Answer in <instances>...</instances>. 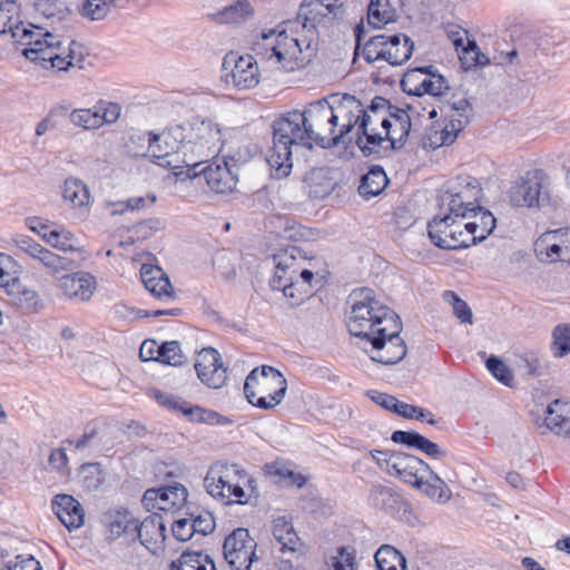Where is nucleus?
I'll use <instances>...</instances> for the list:
<instances>
[{"label": "nucleus", "mask_w": 570, "mask_h": 570, "mask_svg": "<svg viewBox=\"0 0 570 570\" xmlns=\"http://www.w3.org/2000/svg\"><path fill=\"white\" fill-rule=\"evenodd\" d=\"M195 370L198 379L210 389H220L227 380V370L222 356L213 347L203 348L196 360Z\"/></svg>", "instance_id": "nucleus-19"}, {"label": "nucleus", "mask_w": 570, "mask_h": 570, "mask_svg": "<svg viewBox=\"0 0 570 570\" xmlns=\"http://www.w3.org/2000/svg\"><path fill=\"white\" fill-rule=\"evenodd\" d=\"M51 505L58 519L69 531L83 525V508L72 495L57 494L53 497Z\"/></svg>", "instance_id": "nucleus-26"}, {"label": "nucleus", "mask_w": 570, "mask_h": 570, "mask_svg": "<svg viewBox=\"0 0 570 570\" xmlns=\"http://www.w3.org/2000/svg\"><path fill=\"white\" fill-rule=\"evenodd\" d=\"M13 243L19 250L38 262L53 277H60L77 268L72 258L51 252L29 236L18 235Z\"/></svg>", "instance_id": "nucleus-13"}, {"label": "nucleus", "mask_w": 570, "mask_h": 570, "mask_svg": "<svg viewBox=\"0 0 570 570\" xmlns=\"http://www.w3.org/2000/svg\"><path fill=\"white\" fill-rule=\"evenodd\" d=\"M433 66L421 67L411 69L404 73L403 79L401 80V86L403 90L410 95L420 96L421 90V81L422 78L426 75L428 70H432Z\"/></svg>", "instance_id": "nucleus-51"}, {"label": "nucleus", "mask_w": 570, "mask_h": 570, "mask_svg": "<svg viewBox=\"0 0 570 570\" xmlns=\"http://www.w3.org/2000/svg\"><path fill=\"white\" fill-rule=\"evenodd\" d=\"M371 456L381 470L412 487H422V473L430 471L426 462L400 451L373 450Z\"/></svg>", "instance_id": "nucleus-11"}, {"label": "nucleus", "mask_w": 570, "mask_h": 570, "mask_svg": "<svg viewBox=\"0 0 570 570\" xmlns=\"http://www.w3.org/2000/svg\"><path fill=\"white\" fill-rule=\"evenodd\" d=\"M287 391V381L283 374L269 365L255 367L246 376L244 393L247 401L263 410L281 404Z\"/></svg>", "instance_id": "nucleus-7"}, {"label": "nucleus", "mask_w": 570, "mask_h": 570, "mask_svg": "<svg viewBox=\"0 0 570 570\" xmlns=\"http://www.w3.org/2000/svg\"><path fill=\"white\" fill-rule=\"evenodd\" d=\"M375 570H406L405 557L394 547L384 544L374 556Z\"/></svg>", "instance_id": "nucleus-40"}, {"label": "nucleus", "mask_w": 570, "mask_h": 570, "mask_svg": "<svg viewBox=\"0 0 570 570\" xmlns=\"http://www.w3.org/2000/svg\"><path fill=\"white\" fill-rule=\"evenodd\" d=\"M390 110L391 102L381 96H376L366 109L363 107L356 145L364 156L380 154L384 141L380 129L385 131V128L391 126L387 121Z\"/></svg>", "instance_id": "nucleus-9"}, {"label": "nucleus", "mask_w": 570, "mask_h": 570, "mask_svg": "<svg viewBox=\"0 0 570 570\" xmlns=\"http://www.w3.org/2000/svg\"><path fill=\"white\" fill-rule=\"evenodd\" d=\"M13 261L10 256L0 254V285H7L12 276Z\"/></svg>", "instance_id": "nucleus-63"}, {"label": "nucleus", "mask_w": 570, "mask_h": 570, "mask_svg": "<svg viewBox=\"0 0 570 570\" xmlns=\"http://www.w3.org/2000/svg\"><path fill=\"white\" fill-rule=\"evenodd\" d=\"M510 203L515 207L541 206L547 198L540 170L528 171L509 190Z\"/></svg>", "instance_id": "nucleus-18"}, {"label": "nucleus", "mask_w": 570, "mask_h": 570, "mask_svg": "<svg viewBox=\"0 0 570 570\" xmlns=\"http://www.w3.org/2000/svg\"><path fill=\"white\" fill-rule=\"evenodd\" d=\"M272 534L274 540L279 544L282 552L295 553L299 551L302 541L292 521L286 517H278L273 520Z\"/></svg>", "instance_id": "nucleus-33"}, {"label": "nucleus", "mask_w": 570, "mask_h": 570, "mask_svg": "<svg viewBox=\"0 0 570 570\" xmlns=\"http://www.w3.org/2000/svg\"><path fill=\"white\" fill-rule=\"evenodd\" d=\"M229 63H233V68L229 73L224 76L227 85L232 83L238 90H249L259 83L261 73L257 61L253 56L246 55L236 57L235 55H228L224 59V69L227 70Z\"/></svg>", "instance_id": "nucleus-17"}, {"label": "nucleus", "mask_w": 570, "mask_h": 570, "mask_svg": "<svg viewBox=\"0 0 570 570\" xmlns=\"http://www.w3.org/2000/svg\"><path fill=\"white\" fill-rule=\"evenodd\" d=\"M366 395L374 403L379 404L380 406H382L383 409H385L390 412H393V409L396 405V397L391 394H386V393L379 392L375 390H370L366 392Z\"/></svg>", "instance_id": "nucleus-62"}, {"label": "nucleus", "mask_w": 570, "mask_h": 570, "mask_svg": "<svg viewBox=\"0 0 570 570\" xmlns=\"http://www.w3.org/2000/svg\"><path fill=\"white\" fill-rule=\"evenodd\" d=\"M468 218L474 220L462 225L466 247L484 240L495 228L497 219L489 210L483 209L478 203V209L471 213Z\"/></svg>", "instance_id": "nucleus-27"}, {"label": "nucleus", "mask_w": 570, "mask_h": 570, "mask_svg": "<svg viewBox=\"0 0 570 570\" xmlns=\"http://www.w3.org/2000/svg\"><path fill=\"white\" fill-rule=\"evenodd\" d=\"M8 570H42L40 562L31 554H19L9 561Z\"/></svg>", "instance_id": "nucleus-57"}, {"label": "nucleus", "mask_w": 570, "mask_h": 570, "mask_svg": "<svg viewBox=\"0 0 570 570\" xmlns=\"http://www.w3.org/2000/svg\"><path fill=\"white\" fill-rule=\"evenodd\" d=\"M391 440L394 443L416 449L432 459H443L446 455V452L439 444L415 431L396 430L392 433Z\"/></svg>", "instance_id": "nucleus-31"}, {"label": "nucleus", "mask_w": 570, "mask_h": 570, "mask_svg": "<svg viewBox=\"0 0 570 570\" xmlns=\"http://www.w3.org/2000/svg\"><path fill=\"white\" fill-rule=\"evenodd\" d=\"M12 302L24 313L36 312L40 305L39 294L30 288L18 291V293L13 296Z\"/></svg>", "instance_id": "nucleus-52"}, {"label": "nucleus", "mask_w": 570, "mask_h": 570, "mask_svg": "<svg viewBox=\"0 0 570 570\" xmlns=\"http://www.w3.org/2000/svg\"><path fill=\"white\" fill-rule=\"evenodd\" d=\"M482 188L476 178L469 175L458 176L448 183L439 196V214L455 219L468 218L478 209Z\"/></svg>", "instance_id": "nucleus-8"}, {"label": "nucleus", "mask_w": 570, "mask_h": 570, "mask_svg": "<svg viewBox=\"0 0 570 570\" xmlns=\"http://www.w3.org/2000/svg\"><path fill=\"white\" fill-rule=\"evenodd\" d=\"M342 7L340 0H303L301 6V16H305L303 29L316 35L315 28L323 19L330 18V14H336V10Z\"/></svg>", "instance_id": "nucleus-28"}, {"label": "nucleus", "mask_w": 570, "mask_h": 570, "mask_svg": "<svg viewBox=\"0 0 570 570\" xmlns=\"http://www.w3.org/2000/svg\"><path fill=\"white\" fill-rule=\"evenodd\" d=\"M102 435L101 429L97 425H87L83 434L75 442V448L82 449H97L101 445Z\"/></svg>", "instance_id": "nucleus-53"}, {"label": "nucleus", "mask_w": 570, "mask_h": 570, "mask_svg": "<svg viewBox=\"0 0 570 570\" xmlns=\"http://www.w3.org/2000/svg\"><path fill=\"white\" fill-rule=\"evenodd\" d=\"M487 368L500 382L509 385L513 381L511 370L497 356L487 360Z\"/></svg>", "instance_id": "nucleus-56"}, {"label": "nucleus", "mask_w": 570, "mask_h": 570, "mask_svg": "<svg viewBox=\"0 0 570 570\" xmlns=\"http://www.w3.org/2000/svg\"><path fill=\"white\" fill-rule=\"evenodd\" d=\"M170 570H217L214 560L204 552H184L173 561Z\"/></svg>", "instance_id": "nucleus-39"}, {"label": "nucleus", "mask_w": 570, "mask_h": 570, "mask_svg": "<svg viewBox=\"0 0 570 570\" xmlns=\"http://www.w3.org/2000/svg\"><path fill=\"white\" fill-rule=\"evenodd\" d=\"M155 202H156V195L155 194L147 195L146 197H142V196H140V197H130L126 202V207L128 209H131V210L142 209V208L150 207L151 205L155 204Z\"/></svg>", "instance_id": "nucleus-64"}, {"label": "nucleus", "mask_w": 570, "mask_h": 570, "mask_svg": "<svg viewBox=\"0 0 570 570\" xmlns=\"http://www.w3.org/2000/svg\"><path fill=\"white\" fill-rule=\"evenodd\" d=\"M43 239L50 246L63 253L80 250V244L78 238L71 232L65 228H56L49 230V234H43Z\"/></svg>", "instance_id": "nucleus-43"}, {"label": "nucleus", "mask_w": 570, "mask_h": 570, "mask_svg": "<svg viewBox=\"0 0 570 570\" xmlns=\"http://www.w3.org/2000/svg\"><path fill=\"white\" fill-rule=\"evenodd\" d=\"M70 121L86 130L97 129L101 127L99 110L92 109H75L71 111Z\"/></svg>", "instance_id": "nucleus-49"}, {"label": "nucleus", "mask_w": 570, "mask_h": 570, "mask_svg": "<svg viewBox=\"0 0 570 570\" xmlns=\"http://www.w3.org/2000/svg\"><path fill=\"white\" fill-rule=\"evenodd\" d=\"M570 229L560 228L543 233L534 243L535 255L542 261H563L570 254Z\"/></svg>", "instance_id": "nucleus-22"}, {"label": "nucleus", "mask_w": 570, "mask_h": 570, "mask_svg": "<svg viewBox=\"0 0 570 570\" xmlns=\"http://www.w3.org/2000/svg\"><path fill=\"white\" fill-rule=\"evenodd\" d=\"M153 396L155 400L163 405L174 412L183 413L186 417H188L193 422L200 423H214L218 422L219 414L217 412L206 410L204 407L191 405L189 402L183 400L179 396L161 392L158 390L153 391Z\"/></svg>", "instance_id": "nucleus-24"}, {"label": "nucleus", "mask_w": 570, "mask_h": 570, "mask_svg": "<svg viewBox=\"0 0 570 570\" xmlns=\"http://www.w3.org/2000/svg\"><path fill=\"white\" fill-rule=\"evenodd\" d=\"M368 503L390 515L406 512L410 508L409 502L399 491L384 484H374L371 488Z\"/></svg>", "instance_id": "nucleus-25"}, {"label": "nucleus", "mask_w": 570, "mask_h": 570, "mask_svg": "<svg viewBox=\"0 0 570 570\" xmlns=\"http://www.w3.org/2000/svg\"><path fill=\"white\" fill-rule=\"evenodd\" d=\"M387 121L391 126L385 128L384 140L390 141L392 149H399L405 144L410 135L411 118L406 110L391 104Z\"/></svg>", "instance_id": "nucleus-29"}, {"label": "nucleus", "mask_w": 570, "mask_h": 570, "mask_svg": "<svg viewBox=\"0 0 570 570\" xmlns=\"http://www.w3.org/2000/svg\"><path fill=\"white\" fill-rule=\"evenodd\" d=\"M140 276L146 289H148L154 296L158 298H170L174 296V289L170 281L160 267L142 265Z\"/></svg>", "instance_id": "nucleus-34"}, {"label": "nucleus", "mask_w": 570, "mask_h": 570, "mask_svg": "<svg viewBox=\"0 0 570 570\" xmlns=\"http://www.w3.org/2000/svg\"><path fill=\"white\" fill-rule=\"evenodd\" d=\"M256 542L247 529L238 528L226 537L224 558L233 570H249L256 557Z\"/></svg>", "instance_id": "nucleus-14"}, {"label": "nucleus", "mask_w": 570, "mask_h": 570, "mask_svg": "<svg viewBox=\"0 0 570 570\" xmlns=\"http://www.w3.org/2000/svg\"><path fill=\"white\" fill-rule=\"evenodd\" d=\"M102 523L106 528V539L110 542L125 537L128 542L136 541V519L131 512L122 507H117L104 513Z\"/></svg>", "instance_id": "nucleus-23"}, {"label": "nucleus", "mask_w": 570, "mask_h": 570, "mask_svg": "<svg viewBox=\"0 0 570 570\" xmlns=\"http://www.w3.org/2000/svg\"><path fill=\"white\" fill-rule=\"evenodd\" d=\"M60 288L70 298L88 301L96 289V281L89 273H72L60 276Z\"/></svg>", "instance_id": "nucleus-30"}, {"label": "nucleus", "mask_w": 570, "mask_h": 570, "mask_svg": "<svg viewBox=\"0 0 570 570\" xmlns=\"http://www.w3.org/2000/svg\"><path fill=\"white\" fill-rule=\"evenodd\" d=\"M553 354L563 357L570 353V324L557 325L552 332Z\"/></svg>", "instance_id": "nucleus-50"}, {"label": "nucleus", "mask_w": 570, "mask_h": 570, "mask_svg": "<svg viewBox=\"0 0 570 570\" xmlns=\"http://www.w3.org/2000/svg\"><path fill=\"white\" fill-rule=\"evenodd\" d=\"M165 530L163 519L158 514L149 515L140 523L136 519V540L138 539L148 550L165 539Z\"/></svg>", "instance_id": "nucleus-35"}, {"label": "nucleus", "mask_w": 570, "mask_h": 570, "mask_svg": "<svg viewBox=\"0 0 570 570\" xmlns=\"http://www.w3.org/2000/svg\"><path fill=\"white\" fill-rule=\"evenodd\" d=\"M333 119L336 135H342L341 142L345 141L347 135L356 127L358 135V124L362 118L363 105L354 96L344 95L342 97L332 96Z\"/></svg>", "instance_id": "nucleus-16"}, {"label": "nucleus", "mask_w": 570, "mask_h": 570, "mask_svg": "<svg viewBox=\"0 0 570 570\" xmlns=\"http://www.w3.org/2000/svg\"><path fill=\"white\" fill-rule=\"evenodd\" d=\"M187 497V489L180 483H175L174 485L146 490L141 502L148 511L155 509L170 511L185 505Z\"/></svg>", "instance_id": "nucleus-21"}, {"label": "nucleus", "mask_w": 570, "mask_h": 570, "mask_svg": "<svg viewBox=\"0 0 570 570\" xmlns=\"http://www.w3.org/2000/svg\"><path fill=\"white\" fill-rule=\"evenodd\" d=\"M444 297L451 303L453 313L461 323L472 324V311L463 299L453 292H445Z\"/></svg>", "instance_id": "nucleus-55"}, {"label": "nucleus", "mask_w": 570, "mask_h": 570, "mask_svg": "<svg viewBox=\"0 0 570 570\" xmlns=\"http://www.w3.org/2000/svg\"><path fill=\"white\" fill-rule=\"evenodd\" d=\"M432 243L443 249L466 248L462 224L450 216L438 215L428 225Z\"/></svg>", "instance_id": "nucleus-15"}, {"label": "nucleus", "mask_w": 570, "mask_h": 570, "mask_svg": "<svg viewBox=\"0 0 570 570\" xmlns=\"http://www.w3.org/2000/svg\"><path fill=\"white\" fill-rule=\"evenodd\" d=\"M332 97L309 102L304 110H292L273 122V145L268 148L266 161L273 176L287 177L292 170V147L313 145L332 147L341 144L333 119Z\"/></svg>", "instance_id": "nucleus-2"}, {"label": "nucleus", "mask_w": 570, "mask_h": 570, "mask_svg": "<svg viewBox=\"0 0 570 570\" xmlns=\"http://www.w3.org/2000/svg\"><path fill=\"white\" fill-rule=\"evenodd\" d=\"M274 274L269 281L273 291H282L284 296L303 301L312 287L313 272L304 267L307 257L297 246H289L274 254Z\"/></svg>", "instance_id": "nucleus-5"}, {"label": "nucleus", "mask_w": 570, "mask_h": 570, "mask_svg": "<svg viewBox=\"0 0 570 570\" xmlns=\"http://www.w3.org/2000/svg\"><path fill=\"white\" fill-rule=\"evenodd\" d=\"M116 0H79L78 12L82 18L91 21L105 19L112 8Z\"/></svg>", "instance_id": "nucleus-42"}, {"label": "nucleus", "mask_w": 570, "mask_h": 570, "mask_svg": "<svg viewBox=\"0 0 570 570\" xmlns=\"http://www.w3.org/2000/svg\"><path fill=\"white\" fill-rule=\"evenodd\" d=\"M264 48L271 51L268 59L275 58L285 71H294L308 65L317 51L316 35L302 38L288 35L286 29H273L263 33Z\"/></svg>", "instance_id": "nucleus-6"}, {"label": "nucleus", "mask_w": 570, "mask_h": 570, "mask_svg": "<svg viewBox=\"0 0 570 570\" xmlns=\"http://www.w3.org/2000/svg\"><path fill=\"white\" fill-rule=\"evenodd\" d=\"M220 129L212 120L199 117L166 128L161 134H150L148 153L158 166L175 176L195 178L204 175L215 193H230L237 185V176L226 160H217L203 167L219 151Z\"/></svg>", "instance_id": "nucleus-1"}, {"label": "nucleus", "mask_w": 570, "mask_h": 570, "mask_svg": "<svg viewBox=\"0 0 570 570\" xmlns=\"http://www.w3.org/2000/svg\"><path fill=\"white\" fill-rule=\"evenodd\" d=\"M426 494L430 499L438 502H446L451 498V490L443 479L440 478L431 468L430 471L422 473V487H415Z\"/></svg>", "instance_id": "nucleus-36"}, {"label": "nucleus", "mask_w": 570, "mask_h": 570, "mask_svg": "<svg viewBox=\"0 0 570 570\" xmlns=\"http://www.w3.org/2000/svg\"><path fill=\"white\" fill-rule=\"evenodd\" d=\"M156 358L158 362L171 366H180L185 362V355L177 341L165 342L158 346Z\"/></svg>", "instance_id": "nucleus-47"}, {"label": "nucleus", "mask_w": 570, "mask_h": 570, "mask_svg": "<svg viewBox=\"0 0 570 570\" xmlns=\"http://www.w3.org/2000/svg\"><path fill=\"white\" fill-rule=\"evenodd\" d=\"M544 424L556 435L570 438V403L561 400L551 402L546 411Z\"/></svg>", "instance_id": "nucleus-32"}, {"label": "nucleus", "mask_w": 570, "mask_h": 570, "mask_svg": "<svg viewBox=\"0 0 570 570\" xmlns=\"http://www.w3.org/2000/svg\"><path fill=\"white\" fill-rule=\"evenodd\" d=\"M396 12L389 0H371L367 8V22L373 28L380 29L395 20Z\"/></svg>", "instance_id": "nucleus-41"}, {"label": "nucleus", "mask_w": 570, "mask_h": 570, "mask_svg": "<svg viewBox=\"0 0 570 570\" xmlns=\"http://www.w3.org/2000/svg\"><path fill=\"white\" fill-rule=\"evenodd\" d=\"M246 479V473L243 471V479H236V481L233 482L232 489L228 492V497H226L225 502L226 503H239L244 504L248 501V495L244 491L242 487V481L244 482Z\"/></svg>", "instance_id": "nucleus-60"}, {"label": "nucleus", "mask_w": 570, "mask_h": 570, "mask_svg": "<svg viewBox=\"0 0 570 570\" xmlns=\"http://www.w3.org/2000/svg\"><path fill=\"white\" fill-rule=\"evenodd\" d=\"M330 564L333 570H355V550L348 547L338 548Z\"/></svg>", "instance_id": "nucleus-54"}, {"label": "nucleus", "mask_w": 570, "mask_h": 570, "mask_svg": "<svg viewBox=\"0 0 570 570\" xmlns=\"http://www.w3.org/2000/svg\"><path fill=\"white\" fill-rule=\"evenodd\" d=\"M389 179L384 169L380 166H373L367 174L362 176L358 193L364 198L380 195L387 186Z\"/></svg>", "instance_id": "nucleus-37"}, {"label": "nucleus", "mask_w": 570, "mask_h": 570, "mask_svg": "<svg viewBox=\"0 0 570 570\" xmlns=\"http://www.w3.org/2000/svg\"><path fill=\"white\" fill-rule=\"evenodd\" d=\"M173 535L181 541L185 542L189 540L193 534L195 533V528H193V523L190 519H178L173 523L171 527Z\"/></svg>", "instance_id": "nucleus-59"}, {"label": "nucleus", "mask_w": 570, "mask_h": 570, "mask_svg": "<svg viewBox=\"0 0 570 570\" xmlns=\"http://www.w3.org/2000/svg\"><path fill=\"white\" fill-rule=\"evenodd\" d=\"M81 484L88 491L98 490L106 481V473L100 463H87L80 469Z\"/></svg>", "instance_id": "nucleus-44"}, {"label": "nucleus", "mask_w": 570, "mask_h": 570, "mask_svg": "<svg viewBox=\"0 0 570 570\" xmlns=\"http://www.w3.org/2000/svg\"><path fill=\"white\" fill-rule=\"evenodd\" d=\"M460 61L465 70L476 66H487L490 63V59L483 52H481L476 41L469 39L466 46L462 49Z\"/></svg>", "instance_id": "nucleus-48"}, {"label": "nucleus", "mask_w": 570, "mask_h": 570, "mask_svg": "<svg viewBox=\"0 0 570 570\" xmlns=\"http://www.w3.org/2000/svg\"><path fill=\"white\" fill-rule=\"evenodd\" d=\"M420 87L421 90L419 97L426 94L438 98L449 90V83L445 78L442 75L436 73L433 69L426 71V75L422 78Z\"/></svg>", "instance_id": "nucleus-45"}, {"label": "nucleus", "mask_w": 570, "mask_h": 570, "mask_svg": "<svg viewBox=\"0 0 570 570\" xmlns=\"http://www.w3.org/2000/svg\"><path fill=\"white\" fill-rule=\"evenodd\" d=\"M62 197L75 208L87 207L90 202L88 186L79 178L69 177L63 183Z\"/></svg>", "instance_id": "nucleus-38"}, {"label": "nucleus", "mask_w": 570, "mask_h": 570, "mask_svg": "<svg viewBox=\"0 0 570 570\" xmlns=\"http://www.w3.org/2000/svg\"><path fill=\"white\" fill-rule=\"evenodd\" d=\"M252 14L253 8L247 0H238L218 13L220 21L225 23H240Z\"/></svg>", "instance_id": "nucleus-46"}, {"label": "nucleus", "mask_w": 570, "mask_h": 570, "mask_svg": "<svg viewBox=\"0 0 570 570\" xmlns=\"http://www.w3.org/2000/svg\"><path fill=\"white\" fill-rule=\"evenodd\" d=\"M236 479H243V470L237 464L216 462L208 469L204 487L208 494L225 501Z\"/></svg>", "instance_id": "nucleus-20"}, {"label": "nucleus", "mask_w": 570, "mask_h": 570, "mask_svg": "<svg viewBox=\"0 0 570 570\" xmlns=\"http://www.w3.org/2000/svg\"><path fill=\"white\" fill-rule=\"evenodd\" d=\"M195 532L206 535L212 533L215 529V520L210 513L199 514L198 517L190 519Z\"/></svg>", "instance_id": "nucleus-61"}, {"label": "nucleus", "mask_w": 570, "mask_h": 570, "mask_svg": "<svg viewBox=\"0 0 570 570\" xmlns=\"http://www.w3.org/2000/svg\"><path fill=\"white\" fill-rule=\"evenodd\" d=\"M95 110H99L101 126L105 124H114L120 116V106L114 102H101Z\"/></svg>", "instance_id": "nucleus-58"}, {"label": "nucleus", "mask_w": 570, "mask_h": 570, "mask_svg": "<svg viewBox=\"0 0 570 570\" xmlns=\"http://www.w3.org/2000/svg\"><path fill=\"white\" fill-rule=\"evenodd\" d=\"M353 304L348 316V332L361 338L363 350L373 362L393 365L401 362L407 352L400 336L402 323L399 315L374 296L371 288L353 292Z\"/></svg>", "instance_id": "nucleus-3"}, {"label": "nucleus", "mask_w": 570, "mask_h": 570, "mask_svg": "<svg viewBox=\"0 0 570 570\" xmlns=\"http://www.w3.org/2000/svg\"><path fill=\"white\" fill-rule=\"evenodd\" d=\"M413 49L414 42L404 33H381L365 42L363 56L368 63L385 60L392 66H401L411 58Z\"/></svg>", "instance_id": "nucleus-10"}, {"label": "nucleus", "mask_w": 570, "mask_h": 570, "mask_svg": "<svg viewBox=\"0 0 570 570\" xmlns=\"http://www.w3.org/2000/svg\"><path fill=\"white\" fill-rule=\"evenodd\" d=\"M18 10L16 0H0V35L10 32L13 42L23 46L22 55L37 63L49 62L52 68L67 70L73 66V50L66 48L59 36L42 28L14 19Z\"/></svg>", "instance_id": "nucleus-4"}, {"label": "nucleus", "mask_w": 570, "mask_h": 570, "mask_svg": "<svg viewBox=\"0 0 570 570\" xmlns=\"http://www.w3.org/2000/svg\"><path fill=\"white\" fill-rule=\"evenodd\" d=\"M445 125L442 130L436 131L433 141L436 146H449L453 144L458 135L470 124L473 116V107L468 99L460 98L453 101L442 102L439 106Z\"/></svg>", "instance_id": "nucleus-12"}]
</instances>
